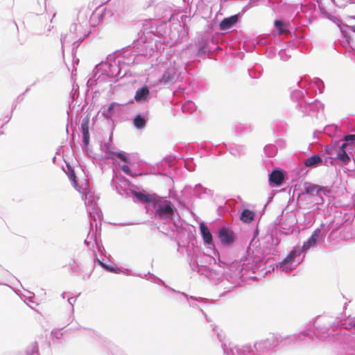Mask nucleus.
<instances>
[{"label":"nucleus","instance_id":"393cba45","mask_svg":"<svg viewBox=\"0 0 355 355\" xmlns=\"http://www.w3.org/2000/svg\"><path fill=\"white\" fill-rule=\"evenodd\" d=\"M348 146V144L347 143H343L341 146H340V150H345V148Z\"/></svg>","mask_w":355,"mask_h":355},{"label":"nucleus","instance_id":"f8f14e48","mask_svg":"<svg viewBox=\"0 0 355 355\" xmlns=\"http://www.w3.org/2000/svg\"><path fill=\"white\" fill-rule=\"evenodd\" d=\"M322 162L321 158L319 155H313L308 159H306L304 162V164L306 166H313L315 165L318 163H320Z\"/></svg>","mask_w":355,"mask_h":355},{"label":"nucleus","instance_id":"20e7f679","mask_svg":"<svg viewBox=\"0 0 355 355\" xmlns=\"http://www.w3.org/2000/svg\"><path fill=\"white\" fill-rule=\"evenodd\" d=\"M218 236L223 244H230L234 241L233 232L227 228L220 230Z\"/></svg>","mask_w":355,"mask_h":355},{"label":"nucleus","instance_id":"7ed1b4c3","mask_svg":"<svg viewBox=\"0 0 355 355\" xmlns=\"http://www.w3.org/2000/svg\"><path fill=\"white\" fill-rule=\"evenodd\" d=\"M320 232V229H316L314 232L312 234L311 237L307 240V241L304 242L302 245V250L304 251L308 250L310 248L314 247L317 245L318 239H319V234Z\"/></svg>","mask_w":355,"mask_h":355},{"label":"nucleus","instance_id":"f3484780","mask_svg":"<svg viewBox=\"0 0 355 355\" xmlns=\"http://www.w3.org/2000/svg\"><path fill=\"white\" fill-rule=\"evenodd\" d=\"M69 178L72 182L73 187L76 189L78 187V182L76 180V175L73 171L69 172Z\"/></svg>","mask_w":355,"mask_h":355},{"label":"nucleus","instance_id":"6e6552de","mask_svg":"<svg viewBox=\"0 0 355 355\" xmlns=\"http://www.w3.org/2000/svg\"><path fill=\"white\" fill-rule=\"evenodd\" d=\"M238 20L237 15H233L228 18H225L220 24L221 30H226L232 26Z\"/></svg>","mask_w":355,"mask_h":355},{"label":"nucleus","instance_id":"5701e85b","mask_svg":"<svg viewBox=\"0 0 355 355\" xmlns=\"http://www.w3.org/2000/svg\"><path fill=\"white\" fill-rule=\"evenodd\" d=\"M100 263L107 270L110 271V272L114 271V269L112 267L108 266L106 264L101 263V262H100Z\"/></svg>","mask_w":355,"mask_h":355},{"label":"nucleus","instance_id":"4468645a","mask_svg":"<svg viewBox=\"0 0 355 355\" xmlns=\"http://www.w3.org/2000/svg\"><path fill=\"white\" fill-rule=\"evenodd\" d=\"M146 121L144 118L140 115H138L134 119V125L139 129H141L145 126Z\"/></svg>","mask_w":355,"mask_h":355},{"label":"nucleus","instance_id":"1a4fd4ad","mask_svg":"<svg viewBox=\"0 0 355 355\" xmlns=\"http://www.w3.org/2000/svg\"><path fill=\"white\" fill-rule=\"evenodd\" d=\"M254 218V211L245 209L243 211L241 214L240 219L241 221L245 223H251Z\"/></svg>","mask_w":355,"mask_h":355},{"label":"nucleus","instance_id":"423d86ee","mask_svg":"<svg viewBox=\"0 0 355 355\" xmlns=\"http://www.w3.org/2000/svg\"><path fill=\"white\" fill-rule=\"evenodd\" d=\"M89 119L87 116L84 118L81 123V128L83 135V141L85 145H88L89 142Z\"/></svg>","mask_w":355,"mask_h":355},{"label":"nucleus","instance_id":"f257e3e1","mask_svg":"<svg viewBox=\"0 0 355 355\" xmlns=\"http://www.w3.org/2000/svg\"><path fill=\"white\" fill-rule=\"evenodd\" d=\"M155 217L159 220H165L172 218L176 209L173 203L168 200L164 199L160 196H157L155 203Z\"/></svg>","mask_w":355,"mask_h":355},{"label":"nucleus","instance_id":"9d476101","mask_svg":"<svg viewBox=\"0 0 355 355\" xmlns=\"http://www.w3.org/2000/svg\"><path fill=\"white\" fill-rule=\"evenodd\" d=\"M149 93H150V92H149L148 88L146 86L143 87L139 89L136 92V94L135 96V99L137 101H141L145 100L147 98V96L149 95Z\"/></svg>","mask_w":355,"mask_h":355},{"label":"nucleus","instance_id":"2eb2a0df","mask_svg":"<svg viewBox=\"0 0 355 355\" xmlns=\"http://www.w3.org/2000/svg\"><path fill=\"white\" fill-rule=\"evenodd\" d=\"M298 254H299L295 250H293L289 255L283 261L285 263H291L295 260Z\"/></svg>","mask_w":355,"mask_h":355},{"label":"nucleus","instance_id":"a211bd4d","mask_svg":"<svg viewBox=\"0 0 355 355\" xmlns=\"http://www.w3.org/2000/svg\"><path fill=\"white\" fill-rule=\"evenodd\" d=\"M288 263H285V262L282 261L280 264L279 268L282 270L285 271V272H288V271L291 270V268L288 267Z\"/></svg>","mask_w":355,"mask_h":355},{"label":"nucleus","instance_id":"a878e982","mask_svg":"<svg viewBox=\"0 0 355 355\" xmlns=\"http://www.w3.org/2000/svg\"><path fill=\"white\" fill-rule=\"evenodd\" d=\"M351 29L354 33H355V25L352 26Z\"/></svg>","mask_w":355,"mask_h":355},{"label":"nucleus","instance_id":"412c9836","mask_svg":"<svg viewBox=\"0 0 355 355\" xmlns=\"http://www.w3.org/2000/svg\"><path fill=\"white\" fill-rule=\"evenodd\" d=\"M121 170L127 175H130V167L126 165V164H124V165H122L121 166Z\"/></svg>","mask_w":355,"mask_h":355},{"label":"nucleus","instance_id":"ddd939ff","mask_svg":"<svg viewBox=\"0 0 355 355\" xmlns=\"http://www.w3.org/2000/svg\"><path fill=\"white\" fill-rule=\"evenodd\" d=\"M337 159L343 163L347 164L350 162V157L345 152V150H339L337 153Z\"/></svg>","mask_w":355,"mask_h":355},{"label":"nucleus","instance_id":"9b49d317","mask_svg":"<svg viewBox=\"0 0 355 355\" xmlns=\"http://www.w3.org/2000/svg\"><path fill=\"white\" fill-rule=\"evenodd\" d=\"M275 26L278 29L279 35H287L289 33V31L288 30V24H285L284 21L281 20L275 21Z\"/></svg>","mask_w":355,"mask_h":355},{"label":"nucleus","instance_id":"39448f33","mask_svg":"<svg viewBox=\"0 0 355 355\" xmlns=\"http://www.w3.org/2000/svg\"><path fill=\"white\" fill-rule=\"evenodd\" d=\"M284 180V176L283 173L279 170L273 171L270 176L269 180L271 183H273L276 185H280L282 184Z\"/></svg>","mask_w":355,"mask_h":355},{"label":"nucleus","instance_id":"6ab92c4d","mask_svg":"<svg viewBox=\"0 0 355 355\" xmlns=\"http://www.w3.org/2000/svg\"><path fill=\"white\" fill-rule=\"evenodd\" d=\"M306 191L308 193L313 194L314 192L317 191V188L314 185H309L306 187Z\"/></svg>","mask_w":355,"mask_h":355},{"label":"nucleus","instance_id":"f03ea898","mask_svg":"<svg viewBox=\"0 0 355 355\" xmlns=\"http://www.w3.org/2000/svg\"><path fill=\"white\" fill-rule=\"evenodd\" d=\"M132 195L141 203H153L154 205L158 196L156 194H148L133 191Z\"/></svg>","mask_w":355,"mask_h":355},{"label":"nucleus","instance_id":"bb28decb","mask_svg":"<svg viewBox=\"0 0 355 355\" xmlns=\"http://www.w3.org/2000/svg\"><path fill=\"white\" fill-rule=\"evenodd\" d=\"M112 107H113V105H111L110 107H109V110H110L111 109H112Z\"/></svg>","mask_w":355,"mask_h":355},{"label":"nucleus","instance_id":"dca6fc26","mask_svg":"<svg viewBox=\"0 0 355 355\" xmlns=\"http://www.w3.org/2000/svg\"><path fill=\"white\" fill-rule=\"evenodd\" d=\"M115 155L117 157L125 162L128 163L130 162L126 153L124 152H118L116 153Z\"/></svg>","mask_w":355,"mask_h":355},{"label":"nucleus","instance_id":"aec40b11","mask_svg":"<svg viewBox=\"0 0 355 355\" xmlns=\"http://www.w3.org/2000/svg\"><path fill=\"white\" fill-rule=\"evenodd\" d=\"M171 80V78L169 74H168L167 73H165L162 76V81L164 82V83H168Z\"/></svg>","mask_w":355,"mask_h":355},{"label":"nucleus","instance_id":"cd10ccee","mask_svg":"<svg viewBox=\"0 0 355 355\" xmlns=\"http://www.w3.org/2000/svg\"><path fill=\"white\" fill-rule=\"evenodd\" d=\"M35 355H37V354H35Z\"/></svg>","mask_w":355,"mask_h":355},{"label":"nucleus","instance_id":"b1692460","mask_svg":"<svg viewBox=\"0 0 355 355\" xmlns=\"http://www.w3.org/2000/svg\"><path fill=\"white\" fill-rule=\"evenodd\" d=\"M348 326V327H346L347 329L355 328V320L354 321L349 322Z\"/></svg>","mask_w":355,"mask_h":355},{"label":"nucleus","instance_id":"0eeeda50","mask_svg":"<svg viewBox=\"0 0 355 355\" xmlns=\"http://www.w3.org/2000/svg\"><path fill=\"white\" fill-rule=\"evenodd\" d=\"M200 230L201 234L203 237L204 241L207 244H211L212 235L208 227L204 223H200Z\"/></svg>","mask_w":355,"mask_h":355},{"label":"nucleus","instance_id":"4be33fe9","mask_svg":"<svg viewBox=\"0 0 355 355\" xmlns=\"http://www.w3.org/2000/svg\"><path fill=\"white\" fill-rule=\"evenodd\" d=\"M346 141H355V135H347L344 138Z\"/></svg>","mask_w":355,"mask_h":355}]
</instances>
